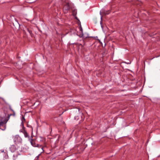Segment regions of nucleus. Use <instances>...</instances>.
Here are the masks:
<instances>
[{
	"label": "nucleus",
	"instance_id": "obj_1",
	"mask_svg": "<svg viewBox=\"0 0 160 160\" xmlns=\"http://www.w3.org/2000/svg\"><path fill=\"white\" fill-rule=\"evenodd\" d=\"M13 138L14 142L15 144H19L22 142V139L18 135H16L13 137Z\"/></svg>",
	"mask_w": 160,
	"mask_h": 160
},
{
	"label": "nucleus",
	"instance_id": "obj_2",
	"mask_svg": "<svg viewBox=\"0 0 160 160\" xmlns=\"http://www.w3.org/2000/svg\"><path fill=\"white\" fill-rule=\"evenodd\" d=\"M29 140H30V143L32 146H33L34 147H37L38 148L41 147V148L42 150V151L41 152H44V150H43V148L42 147L41 145L38 144H36L35 143L34 141L32 139H29Z\"/></svg>",
	"mask_w": 160,
	"mask_h": 160
},
{
	"label": "nucleus",
	"instance_id": "obj_3",
	"mask_svg": "<svg viewBox=\"0 0 160 160\" xmlns=\"http://www.w3.org/2000/svg\"><path fill=\"white\" fill-rule=\"evenodd\" d=\"M70 9V7L68 4H66L63 8V10L65 13H67Z\"/></svg>",
	"mask_w": 160,
	"mask_h": 160
},
{
	"label": "nucleus",
	"instance_id": "obj_4",
	"mask_svg": "<svg viewBox=\"0 0 160 160\" xmlns=\"http://www.w3.org/2000/svg\"><path fill=\"white\" fill-rule=\"evenodd\" d=\"M110 12V11L109 10L108 11H106L104 9H102L100 12V14L101 15H102V14H103V15H107L109 14Z\"/></svg>",
	"mask_w": 160,
	"mask_h": 160
},
{
	"label": "nucleus",
	"instance_id": "obj_5",
	"mask_svg": "<svg viewBox=\"0 0 160 160\" xmlns=\"http://www.w3.org/2000/svg\"><path fill=\"white\" fill-rule=\"evenodd\" d=\"M10 150L12 152H14L16 150V147L14 145H12L10 148Z\"/></svg>",
	"mask_w": 160,
	"mask_h": 160
},
{
	"label": "nucleus",
	"instance_id": "obj_6",
	"mask_svg": "<svg viewBox=\"0 0 160 160\" xmlns=\"http://www.w3.org/2000/svg\"><path fill=\"white\" fill-rule=\"evenodd\" d=\"M22 132L23 133L25 137H26V138H28V137L29 138V136L28 134V133L26 132L24 130Z\"/></svg>",
	"mask_w": 160,
	"mask_h": 160
},
{
	"label": "nucleus",
	"instance_id": "obj_7",
	"mask_svg": "<svg viewBox=\"0 0 160 160\" xmlns=\"http://www.w3.org/2000/svg\"><path fill=\"white\" fill-rule=\"evenodd\" d=\"M25 121V119L23 117H22V122L21 123V125H22V127H24V125H23V122L24 121Z\"/></svg>",
	"mask_w": 160,
	"mask_h": 160
},
{
	"label": "nucleus",
	"instance_id": "obj_8",
	"mask_svg": "<svg viewBox=\"0 0 160 160\" xmlns=\"http://www.w3.org/2000/svg\"><path fill=\"white\" fill-rule=\"evenodd\" d=\"M4 123L2 121L0 120V127L4 125Z\"/></svg>",
	"mask_w": 160,
	"mask_h": 160
},
{
	"label": "nucleus",
	"instance_id": "obj_9",
	"mask_svg": "<svg viewBox=\"0 0 160 160\" xmlns=\"http://www.w3.org/2000/svg\"><path fill=\"white\" fill-rule=\"evenodd\" d=\"M28 32L29 33L31 34L32 33V31L28 29Z\"/></svg>",
	"mask_w": 160,
	"mask_h": 160
},
{
	"label": "nucleus",
	"instance_id": "obj_10",
	"mask_svg": "<svg viewBox=\"0 0 160 160\" xmlns=\"http://www.w3.org/2000/svg\"><path fill=\"white\" fill-rule=\"evenodd\" d=\"M0 151L1 152H4V150H1Z\"/></svg>",
	"mask_w": 160,
	"mask_h": 160
},
{
	"label": "nucleus",
	"instance_id": "obj_11",
	"mask_svg": "<svg viewBox=\"0 0 160 160\" xmlns=\"http://www.w3.org/2000/svg\"><path fill=\"white\" fill-rule=\"evenodd\" d=\"M13 115V116H15V113H13V114H10V115L9 116H11V115Z\"/></svg>",
	"mask_w": 160,
	"mask_h": 160
},
{
	"label": "nucleus",
	"instance_id": "obj_12",
	"mask_svg": "<svg viewBox=\"0 0 160 160\" xmlns=\"http://www.w3.org/2000/svg\"><path fill=\"white\" fill-rule=\"evenodd\" d=\"M102 16H101V23L102 22Z\"/></svg>",
	"mask_w": 160,
	"mask_h": 160
},
{
	"label": "nucleus",
	"instance_id": "obj_13",
	"mask_svg": "<svg viewBox=\"0 0 160 160\" xmlns=\"http://www.w3.org/2000/svg\"><path fill=\"white\" fill-rule=\"evenodd\" d=\"M38 157H39V155L37 156V159L38 158Z\"/></svg>",
	"mask_w": 160,
	"mask_h": 160
}]
</instances>
